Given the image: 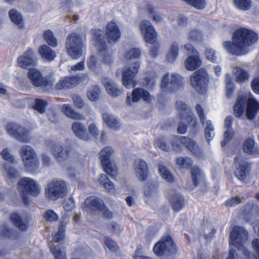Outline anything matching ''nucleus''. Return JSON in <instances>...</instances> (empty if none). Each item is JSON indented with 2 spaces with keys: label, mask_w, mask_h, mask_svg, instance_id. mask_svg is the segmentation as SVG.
Instances as JSON below:
<instances>
[{
  "label": "nucleus",
  "mask_w": 259,
  "mask_h": 259,
  "mask_svg": "<svg viewBox=\"0 0 259 259\" xmlns=\"http://www.w3.org/2000/svg\"><path fill=\"white\" fill-rule=\"evenodd\" d=\"M18 190L24 203L26 205L29 203V195L36 197L41 192L40 185L36 181L30 178L21 179L18 184Z\"/></svg>",
  "instance_id": "obj_3"
},
{
  "label": "nucleus",
  "mask_w": 259,
  "mask_h": 259,
  "mask_svg": "<svg viewBox=\"0 0 259 259\" xmlns=\"http://www.w3.org/2000/svg\"><path fill=\"white\" fill-rule=\"evenodd\" d=\"M43 38L50 46L55 48L58 46L57 39L51 30H47L45 31L43 33Z\"/></svg>",
  "instance_id": "obj_42"
},
{
  "label": "nucleus",
  "mask_w": 259,
  "mask_h": 259,
  "mask_svg": "<svg viewBox=\"0 0 259 259\" xmlns=\"http://www.w3.org/2000/svg\"><path fill=\"white\" fill-rule=\"evenodd\" d=\"M17 62L18 65L23 68L36 65L37 60L33 50L29 49L24 55L18 58Z\"/></svg>",
  "instance_id": "obj_21"
},
{
  "label": "nucleus",
  "mask_w": 259,
  "mask_h": 259,
  "mask_svg": "<svg viewBox=\"0 0 259 259\" xmlns=\"http://www.w3.org/2000/svg\"><path fill=\"white\" fill-rule=\"evenodd\" d=\"M80 81L78 76L63 77L57 83L56 88L58 90L68 89L76 86Z\"/></svg>",
  "instance_id": "obj_26"
},
{
  "label": "nucleus",
  "mask_w": 259,
  "mask_h": 259,
  "mask_svg": "<svg viewBox=\"0 0 259 259\" xmlns=\"http://www.w3.org/2000/svg\"><path fill=\"white\" fill-rule=\"evenodd\" d=\"M62 110L64 114L70 118L75 120H84L85 119L82 114L76 112L70 104H63L62 106Z\"/></svg>",
  "instance_id": "obj_32"
},
{
  "label": "nucleus",
  "mask_w": 259,
  "mask_h": 259,
  "mask_svg": "<svg viewBox=\"0 0 259 259\" xmlns=\"http://www.w3.org/2000/svg\"><path fill=\"white\" fill-rule=\"evenodd\" d=\"M168 199L172 208L175 211H179L185 205V199L177 192L171 191Z\"/></svg>",
  "instance_id": "obj_24"
},
{
  "label": "nucleus",
  "mask_w": 259,
  "mask_h": 259,
  "mask_svg": "<svg viewBox=\"0 0 259 259\" xmlns=\"http://www.w3.org/2000/svg\"><path fill=\"white\" fill-rule=\"evenodd\" d=\"M94 34L97 41L96 46L98 48L99 54L102 58L103 61L107 64H110L112 61V53L111 51L107 49L105 42L100 41V37L102 35V31L95 30Z\"/></svg>",
  "instance_id": "obj_18"
},
{
  "label": "nucleus",
  "mask_w": 259,
  "mask_h": 259,
  "mask_svg": "<svg viewBox=\"0 0 259 259\" xmlns=\"http://www.w3.org/2000/svg\"><path fill=\"white\" fill-rule=\"evenodd\" d=\"M139 27L145 41L151 44H154L157 40V33L151 22L143 20L140 22Z\"/></svg>",
  "instance_id": "obj_17"
},
{
  "label": "nucleus",
  "mask_w": 259,
  "mask_h": 259,
  "mask_svg": "<svg viewBox=\"0 0 259 259\" xmlns=\"http://www.w3.org/2000/svg\"><path fill=\"white\" fill-rule=\"evenodd\" d=\"M113 153V150L111 148L106 147L102 149L99 153L104 171L112 178L115 177L117 174V168L116 165L111 163L110 161V157Z\"/></svg>",
  "instance_id": "obj_8"
},
{
  "label": "nucleus",
  "mask_w": 259,
  "mask_h": 259,
  "mask_svg": "<svg viewBox=\"0 0 259 259\" xmlns=\"http://www.w3.org/2000/svg\"><path fill=\"white\" fill-rule=\"evenodd\" d=\"M38 52L41 58L48 62L52 61L56 57L55 51L46 45L41 46Z\"/></svg>",
  "instance_id": "obj_31"
},
{
  "label": "nucleus",
  "mask_w": 259,
  "mask_h": 259,
  "mask_svg": "<svg viewBox=\"0 0 259 259\" xmlns=\"http://www.w3.org/2000/svg\"><path fill=\"white\" fill-rule=\"evenodd\" d=\"M234 4L237 8L243 11L247 10L251 7L250 0H234Z\"/></svg>",
  "instance_id": "obj_52"
},
{
  "label": "nucleus",
  "mask_w": 259,
  "mask_h": 259,
  "mask_svg": "<svg viewBox=\"0 0 259 259\" xmlns=\"http://www.w3.org/2000/svg\"><path fill=\"white\" fill-rule=\"evenodd\" d=\"M141 54V50L139 48H134L126 52L124 54V58L127 60L137 59L140 58Z\"/></svg>",
  "instance_id": "obj_49"
},
{
  "label": "nucleus",
  "mask_w": 259,
  "mask_h": 259,
  "mask_svg": "<svg viewBox=\"0 0 259 259\" xmlns=\"http://www.w3.org/2000/svg\"><path fill=\"white\" fill-rule=\"evenodd\" d=\"M148 12L151 14L153 17V20L156 23H160L162 21L163 19L159 14L156 13L153 7L149 6L147 8Z\"/></svg>",
  "instance_id": "obj_61"
},
{
  "label": "nucleus",
  "mask_w": 259,
  "mask_h": 259,
  "mask_svg": "<svg viewBox=\"0 0 259 259\" xmlns=\"http://www.w3.org/2000/svg\"><path fill=\"white\" fill-rule=\"evenodd\" d=\"M152 97L147 91L142 88H137L133 90L132 97L130 94H127L126 102L128 105H131L133 102H138L141 99L149 102L152 100Z\"/></svg>",
  "instance_id": "obj_19"
},
{
  "label": "nucleus",
  "mask_w": 259,
  "mask_h": 259,
  "mask_svg": "<svg viewBox=\"0 0 259 259\" xmlns=\"http://www.w3.org/2000/svg\"><path fill=\"white\" fill-rule=\"evenodd\" d=\"M234 160L236 165L235 176L239 180H245L249 176L251 164L240 156L236 157Z\"/></svg>",
  "instance_id": "obj_16"
},
{
  "label": "nucleus",
  "mask_w": 259,
  "mask_h": 259,
  "mask_svg": "<svg viewBox=\"0 0 259 259\" xmlns=\"http://www.w3.org/2000/svg\"><path fill=\"white\" fill-rule=\"evenodd\" d=\"M65 226L62 222L59 226L58 231L53 236V241L55 242H59L65 238Z\"/></svg>",
  "instance_id": "obj_54"
},
{
  "label": "nucleus",
  "mask_w": 259,
  "mask_h": 259,
  "mask_svg": "<svg viewBox=\"0 0 259 259\" xmlns=\"http://www.w3.org/2000/svg\"><path fill=\"white\" fill-rule=\"evenodd\" d=\"M50 250L55 259H67L66 252L64 248L60 249L59 247L50 245Z\"/></svg>",
  "instance_id": "obj_47"
},
{
  "label": "nucleus",
  "mask_w": 259,
  "mask_h": 259,
  "mask_svg": "<svg viewBox=\"0 0 259 259\" xmlns=\"http://www.w3.org/2000/svg\"><path fill=\"white\" fill-rule=\"evenodd\" d=\"M46 146L50 149L52 155L58 161L63 162L69 158V149L63 147L62 145L52 141H48Z\"/></svg>",
  "instance_id": "obj_15"
},
{
  "label": "nucleus",
  "mask_w": 259,
  "mask_h": 259,
  "mask_svg": "<svg viewBox=\"0 0 259 259\" xmlns=\"http://www.w3.org/2000/svg\"><path fill=\"white\" fill-rule=\"evenodd\" d=\"M140 67V62L136 61L124 67L123 71V85L126 88L129 89L135 87L137 84L135 76L138 73Z\"/></svg>",
  "instance_id": "obj_9"
},
{
  "label": "nucleus",
  "mask_w": 259,
  "mask_h": 259,
  "mask_svg": "<svg viewBox=\"0 0 259 259\" xmlns=\"http://www.w3.org/2000/svg\"><path fill=\"white\" fill-rule=\"evenodd\" d=\"M11 20L20 29H23L25 23L21 14L16 9H12L9 12Z\"/></svg>",
  "instance_id": "obj_33"
},
{
  "label": "nucleus",
  "mask_w": 259,
  "mask_h": 259,
  "mask_svg": "<svg viewBox=\"0 0 259 259\" xmlns=\"http://www.w3.org/2000/svg\"><path fill=\"white\" fill-rule=\"evenodd\" d=\"M259 110V104L254 98H249L247 102L246 116L249 119H252Z\"/></svg>",
  "instance_id": "obj_30"
},
{
  "label": "nucleus",
  "mask_w": 259,
  "mask_h": 259,
  "mask_svg": "<svg viewBox=\"0 0 259 259\" xmlns=\"http://www.w3.org/2000/svg\"><path fill=\"white\" fill-rule=\"evenodd\" d=\"M182 85V79L178 74H166L163 77L161 88L164 92H175L178 90Z\"/></svg>",
  "instance_id": "obj_13"
},
{
  "label": "nucleus",
  "mask_w": 259,
  "mask_h": 259,
  "mask_svg": "<svg viewBox=\"0 0 259 259\" xmlns=\"http://www.w3.org/2000/svg\"><path fill=\"white\" fill-rule=\"evenodd\" d=\"M179 52V44L177 42H174L166 56V61L167 63H172L175 62L178 56Z\"/></svg>",
  "instance_id": "obj_39"
},
{
  "label": "nucleus",
  "mask_w": 259,
  "mask_h": 259,
  "mask_svg": "<svg viewBox=\"0 0 259 259\" xmlns=\"http://www.w3.org/2000/svg\"><path fill=\"white\" fill-rule=\"evenodd\" d=\"M206 127L205 128V138L208 144L215 136L213 126L210 120H207L205 122Z\"/></svg>",
  "instance_id": "obj_45"
},
{
  "label": "nucleus",
  "mask_w": 259,
  "mask_h": 259,
  "mask_svg": "<svg viewBox=\"0 0 259 259\" xmlns=\"http://www.w3.org/2000/svg\"><path fill=\"white\" fill-rule=\"evenodd\" d=\"M246 102V97L243 95L238 97L234 106V112L237 117H240L243 113Z\"/></svg>",
  "instance_id": "obj_37"
},
{
  "label": "nucleus",
  "mask_w": 259,
  "mask_h": 259,
  "mask_svg": "<svg viewBox=\"0 0 259 259\" xmlns=\"http://www.w3.org/2000/svg\"><path fill=\"white\" fill-rule=\"evenodd\" d=\"M106 35L109 43H114L120 36V32L115 23H108L105 29Z\"/></svg>",
  "instance_id": "obj_25"
},
{
  "label": "nucleus",
  "mask_w": 259,
  "mask_h": 259,
  "mask_svg": "<svg viewBox=\"0 0 259 259\" xmlns=\"http://www.w3.org/2000/svg\"><path fill=\"white\" fill-rule=\"evenodd\" d=\"M153 251L157 256L168 255L176 252V248L171 237L169 236L163 237L155 244Z\"/></svg>",
  "instance_id": "obj_10"
},
{
  "label": "nucleus",
  "mask_w": 259,
  "mask_h": 259,
  "mask_svg": "<svg viewBox=\"0 0 259 259\" xmlns=\"http://www.w3.org/2000/svg\"><path fill=\"white\" fill-rule=\"evenodd\" d=\"M1 155L3 158L7 162L15 164L17 162V160L14 156L11 153L10 150L8 148L4 149L1 152Z\"/></svg>",
  "instance_id": "obj_53"
},
{
  "label": "nucleus",
  "mask_w": 259,
  "mask_h": 259,
  "mask_svg": "<svg viewBox=\"0 0 259 259\" xmlns=\"http://www.w3.org/2000/svg\"><path fill=\"white\" fill-rule=\"evenodd\" d=\"M176 163L181 168H188L192 165V161L188 157H180L177 159Z\"/></svg>",
  "instance_id": "obj_51"
},
{
  "label": "nucleus",
  "mask_w": 259,
  "mask_h": 259,
  "mask_svg": "<svg viewBox=\"0 0 259 259\" xmlns=\"http://www.w3.org/2000/svg\"><path fill=\"white\" fill-rule=\"evenodd\" d=\"M176 107L181 120H186L190 125L195 127L197 124L196 117L190 112L188 105L182 101L178 100L176 103Z\"/></svg>",
  "instance_id": "obj_14"
},
{
  "label": "nucleus",
  "mask_w": 259,
  "mask_h": 259,
  "mask_svg": "<svg viewBox=\"0 0 259 259\" xmlns=\"http://www.w3.org/2000/svg\"><path fill=\"white\" fill-rule=\"evenodd\" d=\"M159 172L162 178L168 182H172L174 178L170 171L163 165H159L158 167Z\"/></svg>",
  "instance_id": "obj_50"
},
{
  "label": "nucleus",
  "mask_w": 259,
  "mask_h": 259,
  "mask_svg": "<svg viewBox=\"0 0 259 259\" xmlns=\"http://www.w3.org/2000/svg\"><path fill=\"white\" fill-rule=\"evenodd\" d=\"M68 193L66 182L61 180L54 179L48 183L45 190L46 197L51 201H56L59 198H63Z\"/></svg>",
  "instance_id": "obj_5"
},
{
  "label": "nucleus",
  "mask_w": 259,
  "mask_h": 259,
  "mask_svg": "<svg viewBox=\"0 0 259 259\" xmlns=\"http://www.w3.org/2000/svg\"><path fill=\"white\" fill-rule=\"evenodd\" d=\"M71 130L74 135L79 139L85 141L90 139L85 125L81 122L78 121L73 122L71 125Z\"/></svg>",
  "instance_id": "obj_23"
},
{
  "label": "nucleus",
  "mask_w": 259,
  "mask_h": 259,
  "mask_svg": "<svg viewBox=\"0 0 259 259\" xmlns=\"http://www.w3.org/2000/svg\"><path fill=\"white\" fill-rule=\"evenodd\" d=\"M88 131L89 134L95 138H97L100 135L99 130L95 123H91L89 125Z\"/></svg>",
  "instance_id": "obj_62"
},
{
  "label": "nucleus",
  "mask_w": 259,
  "mask_h": 259,
  "mask_svg": "<svg viewBox=\"0 0 259 259\" xmlns=\"http://www.w3.org/2000/svg\"><path fill=\"white\" fill-rule=\"evenodd\" d=\"M257 39L258 36L256 33L250 29L241 27L234 32L232 41H224L223 46L229 54L242 56L249 52V47L254 44Z\"/></svg>",
  "instance_id": "obj_1"
},
{
  "label": "nucleus",
  "mask_w": 259,
  "mask_h": 259,
  "mask_svg": "<svg viewBox=\"0 0 259 259\" xmlns=\"http://www.w3.org/2000/svg\"><path fill=\"white\" fill-rule=\"evenodd\" d=\"M157 147L164 151H168L170 147L167 144L166 139L164 138H159L155 142Z\"/></svg>",
  "instance_id": "obj_60"
},
{
  "label": "nucleus",
  "mask_w": 259,
  "mask_h": 259,
  "mask_svg": "<svg viewBox=\"0 0 259 259\" xmlns=\"http://www.w3.org/2000/svg\"><path fill=\"white\" fill-rule=\"evenodd\" d=\"M11 220L13 224L21 230H26L28 228V223L23 220L21 217L16 213L11 214Z\"/></svg>",
  "instance_id": "obj_40"
},
{
  "label": "nucleus",
  "mask_w": 259,
  "mask_h": 259,
  "mask_svg": "<svg viewBox=\"0 0 259 259\" xmlns=\"http://www.w3.org/2000/svg\"><path fill=\"white\" fill-rule=\"evenodd\" d=\"M158 188V184L156 181H150L148 182L145 187V195L146 196H153L156 192Z\"/></svg>",
  "instance_id": "obj_46"
},
{
  "label": "nucleus",
  "mask_w": 259,
  "mask_h": 259,
  "mask_svg": "<svg viewBox=\"0 0 259 259\" xmlns=\"http://www.w3.org/2000/svg\"><path fill=\"white\" fill-rule=\"evenodd\" d=\"M243 149L245 153L251 155H257L258 153L257 148L254 146V141L250 138L247 139L244 142Z\"/></svg>",
  "instance_id": "obj_41"
},
{
  "label": "nucleus",
  "mask_w": 259,
  "mask_h": 259,
  "mask_svg": "<svg viewBox=\"0 0 259 259\" xmlns=\"http://www.w3.org/2000/svg\"><path fill=\"white\" fill-rule=\"evenodd\" d=\"M230 245L237 248L243 255V259H258L257 257L250 254L249 251L242 245L248 239L247 233L243 227H234L230 233Z\"/></svg>",
  "instance_id": "obj_2"
},
{
  "label": "nucleus",
  "mask_w": 259,
  "mask_h": 259,
  "mask_svg": "<svg viewBox=\"0 0 259 259\" xmlns=\"http://www.w3.org/2000/svg\"><path fill=\"white\" fill-rule=\"evenodd\" d=\"M102 119L104 123L110 128L117 131L120 128L121 124L119 120L112 114L104 112L102 114Z\"/></svg>",
  "instance_id": "obj_27"
},
{
  "label": "nucleus",
  "mask_w": 259,
  "mask_h": 259,
  "mask_svg": "<svg viewBox=\"0 0 259 259\" xmlns=\"http://www.w3.org/2000/svg\"><path fill=\"white\" fill-rule=\"evenodd\" d=\"M105 245L111 251L115 252L118 249V246L116 242L108 237L104 238Z\"/></svg>",
  "instance_id": "obj_56"
},
{
  "label": "nucleus",
  "mask_w": 259,
  "mask_h": 259,
  "mask_svg": "<svg viewBox=\"0 0 259 259\" xmlns=\"http://www.w3.org/2000/svg\"><path fill=\"white\" fill-rule=\"evenodd\" d=\"M28 76L32 84L36 87L51 86L55 81L52 73L43 76L41 72L34 68L29 69Z\"/></svg>",
  "instance_id": "obj_11"
},
{
  "label": "nucleus",
  "mask_w": 259,
  "mask_h": 259,
  "mask_svg": "<svg viewBox=\"0 0 259 259\" xmlns=\"http://www.w3.org/2000/svg\"><path fill=\"white\" fill-rule=\"evenodd\" d=\"M192 179L194 185L195 186H198L200 183L203 182V176L201 171L197 166H194L191 169Z\"/></svg>",
  "instance_id": "obj_44"
},
{
  "label": "nucleus",
  "mask_w": 259,
  "mask_h": 259,
  "mask_svg": "<svg viewBox=\"0 0 259 259\" xmlns=\"http://www.w3.org/2000/svg\"><path fill=\"white\" fill-rule=\"evenodd\" d=\"M5 171L7 177L10 179H15L19 177L18 172L7 164H5Z\"/></svg>",
  "instance_id": "obj_59"
},
{
  "label": "nucleus",
  "mask_w": 259,
  "mask_h": 259,
  "mask_svg": "<svg viewBox=\"0 0 259 259\" xmlns=\"http://www.w3.org/2000/svg\"><path fill=\"white\" fill-rule=\"evenodd\" d=\"M67 53L72 58L78 59L82 54V39L79 35L72 33L66 38L65 44Z\"/></svg>",
  "instance_id": "obj_6"
},
{
  "label": "nucleus",
  "mask_w": 259,
  "mask_h": 259,
  "mask_svg": "<svg viewBox=\"0 0 259 259\" xmlns=\"http://www.w3.org/2000/svg\"><path fill=\"white\" fill-rule=\"evenodd\" d=\"M19 154L27 171L33 172L38 168L39 160L33 147L28 145H23Z\"/></svg>",
  "instance_id": "obj_4"
},
{
  "label": "nucleus",
  "mask_w": 259,
  "mask_h": 259,
  "mask_svg": "<svg viewBox=\"0 0 259 259\" xmlns=\"http://www.w3.org/2000/svg\"><path fill=\"white\" fill-rule=\"evenodd\" d=\"M100 90L98 86L94 85L91 86L87 92L88 99L91 101H96L99 99Z\"/></svg>",
  "instance_id": "obj_43"
},
{
  "label": "nucleus",
  "mask_w": 259,
  "mask_h": 259,
  "mask_svg": "<svg viewBox=\"0 0 259 259\" xmlns=\"http://www.w3.org/2000/svg\"><path fill=\"white\" fill-rule=\"evenodd\" d=\"M102 82L110 96L116 97L122 94V91L119 89L117 85L111 79L105 78L103 79Z\"/></svg>",
  "instance_id": "obj_28"
},
{
  "label": "nucleus",
  "mask_w": 259,
  "mask_h": 259,
  "mask_svg": "<svg viewBox=\"0 0 259 259\" xmlns=\"http://www.w3.org/2000/svg\"><path fill=\"white\" fill-rule=\"evenodd\" d=\"M134 169L136 177L140 181H145L149 177L148 165L142 159H138L135 161Z\"/></svg>",
  "instance_id": "obj_20"
},
{
  "label": "nucleus",
  "mask_w": 259,
  "mask_h": 259,
  "mask_svg": "<svg viewBox=\"0 0 259 259\" xmlns=\"http://www.w3.org/2000/svg\"><path fill=\"white\" fill-rule=\"evenodd\" d=\"M233 73L235 77L236 81L238 83H242L249 78L248 72L240 67L233 68Z\"/></svg>",
  "instance_id": "obj_36"
},
{
  "label": "nucleus",
  "mask_w": 259,
  "mask_h": 259,
  "mask_svg": "<svg viewBox=\"0 0 259 259\" xmlns=\"http://www.w3.org/2000/svg\"><path fill=\"white\" fill-rule=\"evenodd\" d=\"M196 112L199 116L200 119L201 120V123L204 125L205 122H206V116L204 113V110L202 107L197 104L196 106Z\"/></svg>",
  "instance_id": "obj_63"
},
{
  "label": "nucleus",
  "mask_w": 259,
  "mask_h": 259,
  "mask_svg": "<svg viewBox=\"0 0 259 259\" xmlns=\"http://www.w3.org/2000/svg\"><path fill=\"white\" fill-rule=\"evenodd\" d=\"M188 39L191 41H200L202 39V34L198 30H192L188 34Z\"/></svg>",
  "instance_id": "obj_55"
},
{
  "label": "nucleus",
  "mask_w": 259,
  "mask_h": 259,
  "mask_svg": "<svg viewBox=\"0 0 259 259\" xmlns=\"http://www.w3.org/2000/svg\"><path fill=\"white\" fill-rule=\"evenodd\" d=\"M179 140L181 143L193 154L196 155L198 153V147L193 140L187 137L183 136L180 138Z\"/></svg>",
  "instance_id": "obj_35"
},
{
  "label": "nucleus",
  "mask_w": 259,
  "mask_h": 259,
  "mask_svg": "<svg viewBox=\"0 0 259 259\" xmlns=\"http://www.w3.org/2000/svg\"><path fill=\"white\" fill-rule=\"evenodd\" d=\"M103 200L98 197H90L87 198L84 202V211H100L101 208H104Z\"/></svg>",
  "instance_id": "obj_22"
},
{
  "label": "nucleus",
  "mask_w": 259,
  "mask_h": 259,
  "mask_svg": "<svg viewBox=\"0 0 259 259\" xmlns=\"http://www.w3.org/2000/svg\"><path fill=\"white\" fill-rule=\"evenodd\" d=\"M0 236H3L6 238L11 239H17L19 236L18 233L10 228L6 224H0Z\"/></svg>",
  "instance_id": "obj_34"
},
{
  "label": "nucleus",
  "mask_w": 259,
  "mask_h": 259,
  "mask_svg": "<svg viewBox=\"0 0 259 259\" xmlns=\"http://www.w3.org/2000/svg\"><path fill=\"white\" fill-rule=\"evenodd\" d=\"M209 81L208 74L205 70L202 68L194 72L190 78L191 86L199 94L206 93Z\"/></svg>",
  "instance_id": "obj_7"
},
{
  "label": "nucleus",
  "mask_w": 259,
  "mask_h": 259,
  "mask_svg": "<svg viewBox=\"0 0 259 259\" xmlns=\"http://www.w3.org/2000/svg\"><path fill=\"white\" fill-rule=\"evenodd\" d=\"M6 129L10 136L20 142L29 143L31 141L29 131L16 123H8Z\"/></svg>",
  "instance_id": "obj_12"
},
{
  "label": "nucleus",
  "mask_w": 259,
  "mask_h": 259,
  "mask_svg": "<svg viewBox=\"0 0 259 259\" xmlns=\"http://www.w3.org/2000/svg\"><path fill=\"white\" fill-rule=\"evenodd\" d=\"M63 207L67 211H71L75 207V203L74 198L70 197L68 200L63 201Z\"/></svg>",
  "instance_id": "obj_57"
},
{
  "label": "nucleus",
  "mask_w": 259,
  "mask_h": 259,
  "mask_svg": "<svg viewBox=\"0 0 259 259\" xmlns=\"http://www.w3.org/2000/svg\"><path fill=\"white\" fill-rule=\"evenodd\" d=\"M44 218L46 221L49 222H56L59 219L58 215L52 209L47 210L44 215Z\"/></svg>",
  "instance_id": "obj_58"
},
{
  "label": "nucleus",
  "mask_w": 259,
  "mask_h": 259,
  "mask_svg": "<svg viewBox=\"0 0 259 259\" xmlns=\"http://www.w3.org/2000/svg\"><path fill=\"white\" fill-rule=\"evenodd\" d=\"M48 105L46 101L41 99H35L32 107L40 113H43L45 112Z\"/></svg>",
  "instance_id": "obj_48"
},
{
  "label": "nucleus",
  "mask_w": 259,
  "mask_h": 259,
  "mask_svg": "<svg viewBox=\"0 0 259 259\" xmlns=\"http://www.w3.org/2000/svg\"><path fill=\"white\" fill-rule=\"evenodd\" d=\"M201 64L202 61L198 54H196L188 57L185 61V65L187 70L193 71L199 67Z\"/></svg>",
  "instance_id": "obj_29"
},
{
  "label": "nucleus",
  "mask_w": 259,
  "mask_h": 259,
  "mask_svg": "<svg viewBox=\"0 0 259 259\" xmlns=\"http://www.w3.org/2000/svg\"><path fill=\"white\" fill-rule=\"evenodd\" d=\"M98 182L107 192L112 194L115 193V188L114 184L109 180L106 175L101 174L98 179Z\"/></svg>",
  "instance_id": "obj_38"
},
{
  "label": "nucleus",
  "mask_w": 259,
  "mask_h": 259,
  "mask_svg": "<svg viewBox=\"0 0 259 259\" xmlns=\"http://www.w3.org/2000/svg\"><path fill=\"white\" fill-rule=\"evenodd\" d=\"M74 105L78 108H82L84 106V102L82 99L79 96L73 95L72 97Z\"/></svg>",
  "instance_id": "obj_64"
}]
</instances>
